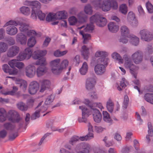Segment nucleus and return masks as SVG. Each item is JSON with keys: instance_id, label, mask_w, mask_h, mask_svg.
Wrapping results in <instances>:
<instances>
[{"instance_id": "nucleus-1", "label": "nucleus", "mask_w": 153, "mask_h": 153, "mask_svg": "<svg viewBox=\"0 0 153 153\" xmlns=\"http://www.w3.org/2000/svg\"><path fill=\"white\" fill-rule=\"evenodd\" d=\"M95 7L100 8L104 12L109 11L111 8L116 10L118 8V4L116 0H98L94 3Z\"/></svg>"}, {"instance_id": "nucleus-2", "label": "nucleus", "mask_w": 153, "mask_h": 153, "mask_svg": "<svg viewBox=\"0 0 153 153\" xmlns=\"http://www.w3.org/2000/svg\"><path fill=\"white\" fill-rule=\"evenodd\" d=\"M90 21L91 23H95L97 25L100 27H102L105 26L107 23L106 19L101 16L99 13H97L92 16L90 18Z\"/></svg>"}, {"instance_id": "nucleus-3", "label": "nucleus", "mask_w": 153, "mask_h": 153, "mask_svg": "<svg viewBox=\"0 0 153 153\" xmlns=\"http://www.w3.org/2000/svg\"><path fill=\"white\" fill-rule=\"evenodd\" d=\"M123 58L125 61V67L126 68L129 69L131 73L134 77L135 79H136L137 74L134 71V70L137 69L138 68L133 64V62L130 56L125 54L124 55Z\"/></svg>"}, {"instance_id": "nucleus-4", "label": "nucleus", "mask_w": 153, "mask_h": 153, "mask_svg": "<svg viewBox=\"0 0 153 153\" xmlns=\"http://www.w3.org/2000/svg\"><path fill=\"white\" fill-rule=\"evenodd\" d=\"M108 53L107 52L105 51H100L97 52L95 53L96 57L100 58L97 60L98 62L99 63L108 65L109 60L108 58H106L108 56Z\"/></svg>"}, {"instance_id": "nucleus-5", "label": "nucleus", "mask_w": 153, "mask_h": 153, "mask_svg": "<svg viewBox=\"0 0 153 153\" xmlns=\"http://www.w3.org/2000/svg\"><path fill=\"white\" fill-rule=\"evenodd\" d=\"M60 61L59 59H57L51 62L52 71L55 74H59L61 73V69L59 64Z\"/></svg>"}, {"instance_id": "nucleus-6", "label": "nucleus", "mask_w": 153, "mask_h": 153, "mask_svg": "<svg viewBox=\"0 0 153 153\" xmlns=\"http://www.w3.org/2000/svg\"><path fill=\"white\" fill-rule=\"evenodd\" d=\"M79 108L82 111V117H79L78 121L79 123H86L87 118L91 114V111L84 106H79Z\"/></svg>"}, {"instance_id": "nucleus-7", "label": "nucleus", "mask_w": 153, "mask_h": 153, "mask_svg": "<svg viewBox=\"0 0 153 153\" xmlns=\"http://www.w3.org/2000/svg\"><path fill=\"white\" fill-rule=\"evenodd\" d=\"M32 52L30 48H26L23 53H20L17 57V60L22 61L25 59H29L31 56Z\"/></svg>"}, {"instance_id": "nucleus-8", "label": "nucleus", "mask_w": 153, "mask_h": 153, "mask_svg": "<svg viewBox=\"0 0 153 153\" xmlns=\"http://www.w3.org/2000/svg\"><path fill=\"white\" fill-rule=\"evenodd\" d=\"M41 4L40 2L38 1L35 0L32 1L31 6L32 9L30 17L32 19H35L36 16L35 12L39 10Z\"/></svg>"}, {"instance_id": "nucleus-9", "label": "nucleus", "mask_w": 153, "mask_h": 153, "mask_svg": "<svg viewBox=\"0 0 153 153\" xmlns=\"http://www.w3.org/2000/svg\"><path fill=\"white\" fill-rule=\"evenodd\" d=\"M7 117L9 121L13 123H19L20 118L17 113L13 111H9L7 114Z\"/></svg>"}, {"instance_id": "nucleus-10", "label": "nucleus", "mask_w": 153, "mask_h": 153, "mask_svg": "<svg viewBox=\"0 0 153 153\" xmlns=\"http://www.w3.org/2000/svg\"><path fill=\"white\" fill-rule=\"evenodd\" d=\"M140 34L141 39L146 41H150L153 39L152 33L147 29H143L140 30Z\"/></svg>"}, {"instance_id": "nucleus-11", "label": "nucleus", "mask_w": 153, "mask_h": 153, "mask_svg": "<svg viewBox=\"0 0 153 153\" xmlns=\"http://www.w3.org/2000/svg\"><path fill=\"white\" fill-rule=\"evenodd\" d=\"M131 57L135 63L139 64L141 63L143 60L142 53L140 51H137L132 55Z\"/></svg>"}, {"instance_id": "nucleus-12", "label": "nucleus", "mask_w": 153, "mask_h": 153, "mask_svg": "<svg viewBox=\"0 0 153 153\" xmlns=\"http://www.w3.org/2000/svg\"><path fill=\"white\" fill-rule=\"evenodd\" d=\"M19 50L20 49L18 46L13 45L9 48L7 52V55L8 57H13L18 54Z\"/></svg>"}, {"instance_id": "nucleus-13", "label": "nucleus", "mask_w": 153, "mask_h": 153, "mask_svg": "<svg viewBox=\"0 0 153 153\" xmlns=\"http://www.w3.org/2000/svg\"><path fill=\"white\" fill-rule=\"evenodd\" d=\"M39 88V84L36 81H32L29 85L28 88L29 93L31 95H33L36 93Z\"/></svg>"}, {"instance_id": "nucleus-14", "label": "nucleus", "mask_w": 153, "mask_h": 153, "mask_svg": "<svg viewBox=\"0 0 153 153\" xmlns=\"http://www.w3.org/2000/svg\"><path fill=\"white\" fill-rule=\"evenodd\" d=\"M108 65H106L101 63L97 64L94 68V70L96 74L98 75H101L103 74L105 72L106 67Z\"/></svg>"}, {"instance_id": "nucleus-15", "label": "nucleus", "mask_w": 153, "mask_h": 153, "mask_svg": "<svg viewBox=\"0 0 153 153\" xmlns=\"http://www.w3.org/2000/svg\"><path fill=\"white\" fill-rule=\"evenodd\" d=\"M92 113L94 121L97 123L100 122L102 119V114L96 108H93L91 110Z\"/></svg>"}, {"instance_id": "nucleus-16", "label": "nucleus", "mask_w": 153, "mask_h": 153, "mask_svg": "<svg viewBox=\"0 0 153 153\" xmlns=\"http://www.w3.org/2000/svg\"><path fill=\"white\" fill-rule=\"evenodd\" d=\"M96 81L93 78H88L85 82V88L88 91L92 90L94 88Z\"/></svg>"}, {"instance_id": "nucleus-17", "label": "nucleus", "mask_w": 153, "mask_h": 153, "mask_svg": "<svg viewBox=\"0 0 153 153\" xmlns=\"http://www.w3.org/2000/svg\"><path fill=\"white\" fill-rule=\"evenodd\" d=\"M26 75L30 78L33 77L36 73L35 67L32 65H29L27 66L25 69Z\"/></svg>"}, {"instance_id": "nucleus-18", "label": "nucleus", "mask_w": 153, "mask_h": 153, "mask_svg": "<svg viewBox=\"0 0 153 153\" xmlns=\"http://www.w3.org/2000/svg\"><path fill=\"white\" fill-rule=\"evenodd\" d=\"M51 83L49 80L44 79L41 82V87L40 91L43 92L46 90L49 89L50 87Z\"/></svg>"}, {"instance_id": "nucleus-19", "label": "nucleus", "mask_w": 153, "mask_h": 153, "mask_svg": "<svg viewBox=\"0 0 153 153\" xmlns=\"http://www.w3.org/2000/svg\"><path fill=\"white\" fill-rule=\"evenodd\" d=\"M47 53L46 50H38L33 52L31 55L33 58L35 59H37L45 55Z\"/></svg>"}, {"instance_id": "nucleus-20", "label": "nucleus", "mask_w": 153, "mask_h": 153, "mask_svg": "<svg viewBox=\"0 0 153 153\" xmlns=\"http://www.w3.org/2000/svg\"><path fill=\"white\" fill-rule=\"evenodd\" d=\"M47 107L44 106H41L37 110H36L35 113L32 114L31 117V120H34L37 118H39V113L40 112L43 113L47 109Z\"/></svg>"}, {"instance_id": "nucleus-21", "label": "nucleus", "mask_w": 153, "mask_h": 153, "mask_svg": "<svg viewBox=\"0 0 153 153\" xmlns=\"http://www.w3.org/2000/svg\"><path fill=\"white\" fill-rule=\"evenodd\" d=\"M55 19H66L67 18V13L65 10L59 11L55 14Z\"/></svg>"}, {"instance_id": "nucleus-22", "label": "nucleus", "mask_w": 153, "mask_h": 153, "mask_svg": "<svg viewBox=\"0 0 153 153\" xmlns=\"http://www.w3.org/2000/svg\"><path fill=\"white\" fill-rule=\"evenodd\" d=\"M6 31L8 34L14 36L17 33L18 29L14 26H9L7 27Z\"/></svg>"}, {"instance_id": "nucleus-23", "label": "nucleus", "mask_w": 153, "mask_h": 153, "mask_svg": "<svg viewBox=\"0 0 153 153\" xmlns=\"http://www.w3.org/2000/svg\"><path fill=\"white\" fill-rule=\"evenodd\" d=\"M17 40L22 45H25L27 42V38L25 35L22 33L18 34L16 36Z\"/></svg>"}, {"instance_id": "nucleus-24", "label": "nucleus", "mask_w": 153, "mask_h": 153, "mask_svg": "<svg viewBox=\"0 0 153 153\" xmlns=\"http://www.w3.org/2000/svg\"><path fill=\"white\" fill-rule=\"evenodd\" d=\"M108 27L109 30L113 33L116 32L119 28V26L113 22H111L108 24Z\"/></svg>"}, {"instance_id": "nucleus-25", "label": "nucleus", "mask_w": 153, "mask_h": 153, "mask_svg": "<svg viewBox=\"0 0 153 153\" xmlns=\"http://www.w3.org/2000/svg\"><path fill=\"white\" fill-rule=\"evenodd\" d=\"M129 40L130 42L133 45L137 46L139 44V39L134 35L131 34L129 35Z\"/></svg>"}, {"instance_id": "nucleus-26", "label": "nucleus", "mask_w": 153, "mask_h": 153, "mask_svg": "<svg viewBox=\"0 0 153 153\" xmlns=\"http://www.w3.org/2000/svg\"><path fill=\"white\" fill-rule=\"evenodd\" d=\"M77 17L79 22L80 23L86 22L88 19L87 16L83 11L79 13L77 15Z\"/></svg>"}, {"instance_id": "nucleus-27", "label": "nucleus", "mask_w": 153, "mask_h": 153, "mask_svg": "<svg viewBox=\"0 0 153 153\" xmlns=\"http://www.w3.org/2000/svg\"><path fill=\"white\" fill-rule=\"evenodd\" d=\"M18 25L20 26L19 29L22 32L26 33L30 28V26L28 24L19 22Z\"/></svg>"}, {"instance_id": "nucleus-28", "label": "nucleus", "mask_w": 153, "mask_h": 153, "mask_svg": "<svg viewBox=\"0 0 153 153\" xmlns=\"http://www.w3.org/2000/svg\"><path fill=\"white\" fill-rule=\"evenodd\" d=\"M36 18L35 19H36L37 17L41 21H43L45 20L46 14L45 13H43L42 11L39 10L36 12H35Z\"/></svg>"}, {"instance_id": "nucleus-29", "label": "nucleus", "mask_w": 153, "mask_h": 153, "mask_svg": "<svg viewBox=\"0 0 153 153\" xmlns=\"http://www.w3.org/2000/svg\"><path fill=\"white\" fill-rule=\"evenodd\" d=\"M7 118V114L6 111L3 108H0V122H3Z\"/></svg>"}, {"instance_id": "nucleus-30", "label": "nucleus", "mask_w": 153, "mask_h": 153, "mask_svg": "<svg viewBox=\"0 0 153 153\" xmlns=\"http://www.w3.org/2000/svg\"><path fill=\"white\" fill-rule=\"evenodd\" d=\"M82 55L83 56L85 59H87L88 57L89 54V49L87 48L85 45H83L82 47Z\"/></svg>"}, {"instance_id": "nucleus-31", "label": "nucleus", "mask_w": 153, "mask_h": 153, "mask_svg": "<svg viewBox=\"0 0 153 153\" xmlns=\"http://www.w3.org/2000/svg\"><path fill=\"white\" fill-rule=\"evenodd\" d=\"M46 68L45 66H40L36 69V72L38 77L43 75L45 73Z\"/></svg>"}, {"instance_id": "nucleus-32", "label": "nucleus", "mask_w": 153, "mask_h": 153, "mask_svg": "<svg viewBox=\"0 0 153 153\" xmlns=\"http://www.w3.org/2000/svg\"><path fill=\"white\" fill-rule=\"evenodd\" d=\"M112 57L114 59L118 61L119 63H123V60L122 59L120 55L118 53L114 52L111 54Z\"/></svg>"}, {"instance_id": "nucleus-33", "label": "nucleus", "mask_w": 153, "mask_h": 153, "mask_svg": "<svg viewBox=\"0 0 153 153\" xmlns=\"http://www.w3.org/2000/svg\"><path fill=\"white\" fill-rule=\"evenodd\" d=\"M148 135L146 136V138L149 142L150 140L149 137H152L153 136V129L152 126L150 123H148Z\"/></svg>"}, {"instance_id": "nucleus-34", "label": "nucleus", "mask_w": 153, "mask_h": 153, "mask_svg": "<svg viewBox=\"0 0 153 153\" xmlns=\"http://www.w3.org/2000/svg\"><path fill=\"white\" fill-rule=\"evenodd\" d=\"M114 104L110 99H109L106 102V107L108 111L112 113L114 108Z\"/></svg>"}, {"instance_id": "nucleus-35", "label": "nucleus", "mask_w": 153, "mask_h": 153, "mask_svg": "<svg viewBox=\"0 0 153 153\" xmlns=\"http://www.w3.org/2000/svg\"><path fill=\"white\" fill-rule=\"evenodd\" d=\"M103 119L104 121L107 123H111L112 120L111 119L109 114L106 111H103Z\"/></svg>"}, {"instance_id": "nucleus-36", "label": "nucleus", "mask_w": 153, "mask_h": 153, "mask_svg": "<svg viewBox=\"0 0 153 153\" xmlns=\"http://www.w3.org/2000/svg\"><path fill=\"white\" fill-rule=\"evenodd\" d=\"M18 108L22 111H26L28 109V106L22 102H20L17 104Z\"/></svg>"}, {"instance_id": "nucleus-37", "label": "nucleus", "mask_w": 153, "mask_h": 153, "mask_svg": "<svg viewBox=\"0 0 153 153\" xmlns=\"http://www.w3.org/2000/svg\"><path fill=\"white\" fill-rule=\"evenodd\" d=\"M21 12L25 15L28 16L30 14V11L29 7L22 6L20 8Z\"/></svg>"}, {"instance_id": "nucleus-38", "label": "nucleus", "mask_w": 153, "mask_h": 153, "mask_svg": "<svg viewBox=\"0 0 153 153\" xmlns=\"http://www.w3.org/2000/svg\"><path fill=\"white\" fill-rule=\"evenodd\" d=\"M88 70V66L86 62H84L83 65L79 69V71L81 74L82 75H85L87 72Z\"/></svg>"}, {"instance_id": "nucleus-39", "label": "nucleus", "mask_w": 153, "mask_h": 153, "mask_svg": "<svg viewBox=\"0 0 153 153\" xmlns=\"http://www.w3.org/2000/svg\"><path fill=\"white\" fill-rule=\"evenodd\" d=\"M94 137V134L93 133H88L86 135L79 137V140L81 141L87 140L91 139Z\"/></svg>"}, {"instance_id": "nucleus-40", "label": "nucleus", "mask_w": 153, "mask_h": 153, "mask_svg": "<svg viewBox=\"0 0 153 153\" xmlns=\"http://www.w3.org/2000/svg\"><path fill=\"white\" fill-rule=\"evenodd\" d=\"M144 99L147 102L153 104V94H146L144 96Z\"/></svg>"}, {"instance_id": "nucleus-41", "label": "nucleus", "mask_w": 153, "mask_h": 153, "mask_svg": "<svg viewBox=\"0 0 153 153\" xmlns=\"http://www.w3.org/2000/svg\"><path fill=\"white\" fill-rule=\"evenodd\" d=\"M120 31L121 35L129 36L128 34L129 33V30L126 26H122L121 27Z\"/></svg>"}, {"instance_id": "nucleus-42", "label": "nucleus", "mask_w": 153, "mask_h": 153, "mask_svg": "<svg viewBox=\"0 0 153 153\" xmlns=\"http://www.w3.org/2000/svg\"><path fill=\"white\" fill-rule=\"evenodd\" d=\"M36 41L34 37H31L27 41V45L30 48L33 47L36 44Z\"/></svg>"}, {"instance_id": "nucleus-43", "label": "nucleus", "mask_w": 153, "mask_h": 153, "mask_svg": "<svg viewBox=\"0 0 153 153\" xmlns=\"http://www.w3.org/2000/svg\"><path fill=\"white\" fill-rule=\"evenodd\" d=\"M91 148L89 144L87 143H84L82 152V153H89L91 150Z\"/></svg>"}, {"instance_id": "nucleus-44", "label": "nucleus", "mask_w": 153, "mask_h": 153, "mask_svg": "<svg viewBox=\"0 0 153 153\" xmlns=\"http://www.w3.org/2000/svg\"><path fill=\"white\" fill-rule=\"evenodd\" d=\"M80 33L81 35H82L83 38L84 39V41L83 43L84 44H86L88 42V40L90 39L91 38V36L90 34H85L83 33V31H80Z\"/></svg>"}, {"instance_id": "nucleus-45", "label": "nucleus", "mask_w": 153, "mask_h": 153, "mask_svg": "<svg viewBox=\"0 0 153 153\" xmlns=\"http://www.w3.org/2000/svg\"><path fill=\"white\" fill-rule=\"evenodd\" d=\"M18 90L16 86H14L13 87V90L10 91H8L5 93H3L1 91V93L2 94L5 95H13L16 94V93L17 92Z\"/></svg>"}, {"instance_id": "nucleus-46", "label": "nucleus", "mask_w": 153, "mask_h": 153, "mask_svg": "<svg viewBox=\"0 0 153 153\" xmlns=\"http://www.w3.org/2000/svg\"><path fill=\"white\" fill-rule=\"evenodd\" d=\"M84 11L85 14L89 15L92 14L93 12L91 6L89 4L85 6Z\"/></svg>"}, {"instance_id": "nucleus-47", "label": "nucleus", "mask_w": 153, "mask_h": 153, "mask_svg": "<svg viewBox=\"0 0 153 153\" xmlns=\"http://www.w3.org/2000/svg\"><path fill=\"white\" fill-rule=\"evenodd\" d=\"M8 48L7 44L3 42H0V53L6 51Z\"/></svg>"}, {"instance_id": "nucleus-48", "label": "nucleus", "mask_w": 153, "mask_h": 153, "mask_svg": "<svg viewBox=\"0 0 153 153\" xmlns=\"http://www.w3.org/2000/svg\"><path fill=\"white\" fill-rule=\"evenodd\" d=\"M2 69L6 73H9V74L14 73V71L11 69L8 65L7 64H4L2 66Z\"/></svg>"}, {"instance_id": "nucleus-49", "label": "nucleus", "mask_w": 153, "mask_h": 153, "mask_svg": "<svg viewBox=\"0 0 153 153\" xmlns=\"http://www.w3.org/2000/svg\"><path fill=\"white\" fill-rule=\"evenodd\" d=\"M4 126L6 130L10 131L14 130L15 128V126L14 125H13L9 122L4 123Z\"/></svg>"}, {"instance_id": "nucleus-50", "label": "nucleus", "mask_w": 153, "mask_h": 153, "mask_svg": "<svg viewBox=\"0 0 153 153\" xmlns=\"http://www.w3.org/2000/svg\"><path fill=\"white\" fill-rule=\"evenodd\" d=\"M119 10L122 14L126 15L128 12L127 7L126 5L125 4H123L120 5Z\"/></svg>"}, {"instance_id": "nucleus-51", "label": "nucleus", "mask_w": 153, "mask_h": 153, "mask_svg": "<svg viewBox=\"0 0 153 153\" xmlns=\"http://www.w3.org/2000/svg\"><path fill=\"white\" fill-rule=\"evenodd\" d=\"M55 96L53 94H51L48 96L46 98L45 102V104L46 105L50 104L53 100Z\"/></svg>"}, {"instance_id": "nucleus-52", "label": "nucleus", "mask_w": 153, "mask_h": 153, "mask_svg": "<svg viewBox=\"0 0 153 153\" xmlns=\"http://www.w3.org/2000/svg\"><path fill=\"white\" fill-rule=\"evenodd\" d=\"M36 65H40V66H45L46 64L45 58L43 56L41 57L36 61Z\"/></svg>"}, {"instance_id": "nucleus-53", "label": "nucleus", "mask_w": 153, "mask_h": 153, "mask_svg": "<svg viewBox=\"0 0 153 153\" xmlns=\"http://www.w3.org/2000/svg\"><path fill=\"white\" fill-rule=\"evenodd\" d=\"M146 6L148 12L150 13H153V5L149 1L146 3Z\"/></svg>"}, {"instance_id": "nucleus-54", "label": "nucleus", "mask_w": 153, "mask_h": 153, "mask_svg": "<svg viewBox=\"0 0 153 153\" xmlns=\"http://www.w3.org/2000/svg\"><path fill=\"white\" fill-rule=\"evenodd\" d=\"M79 140V137L75 136L72 137L69 141V143L70 144L73 146Z\"/></svg>"}, {"instance_id": "nucleus-55", "label": "nucleus", "mask_w": 153, "mask_h": 153, "mask_svg": "<svg viewBox=\"0 0 153 153\" xmlns=\"http://www.w3.org/2000/svg\"><path fill=\"white\" fill-rule=\"evenodd\" d=\"M84 143H81L78 144L75 149V150L76 153H82V150L83 146Z\"/></svg>"}, {"instance_id": "nucleus-56", "label": "nucleus", "mask_w": 153, "mask_h": 153, "mask_svg": "<svg viewBox=\"0 0 153 153\" xmlns=\"http://www.w3.org/2000/svg\"><path fill=\"white\" fill-rule=\"evenodd\" d=\"M93 24L91 22L87 24L86 27L84 29V31L87 32L93 30L94 29V27Z\"/></svg>"}, {"instance_id": "nucleus-57", "label": "nucleus", "mask_w": 153, "mask_h": 153, "mask_svg": "<svg viewBox=\"0 0 153 153\" xmlns=\"http://www.w3.org/2000/svg\"><path fill=\"white\" fill-rule=\"evenodd\" d=\"M19 22H16L14 20H10L8 22H7L4 25V27L6 26L10 25H12V26H17L19 25Z\"/></svg>"}, {"instance_id": "nucleus-58", "label": "nucleus", "mask_w": 153, "mask_h": 153, "mask_svg": "<svg viewBox=\"0 0 153 153\" xmlns=\"http://www.w3.org/2000/svg\"><path fill=\"white\" fill-rule=\"evenodd\" d=\"M129 36H126L124 35L122 36H121L120 38L119 39V42H122L123 43L126 44L128 42V39H129Z\"/></svg>"}, {"instance_id": "nucleus-59", "label": "nucleus", "mask_w": 153, "mask_h": 153, "mask_svg": "<svg viewBox=\"0 0 153 153\" xmlns=\"http://www.w3.org/2000/svg\"><path fill=\"white\" fill-rule=\"evenodd\" d=\"M68 62L67 60H63L60 64V67L61 69V72L62 70L64 68H65L68 66Z\"/></svg>"}, {"instance_id": "nucleus-60", "label": "nucleus", "mask_w": 153, "mask_h": 153, "mask_svg": "<svg viewBox=\"0 0 153 153\" xmlns=\"http://www.w3.org/2000/svg\"><path fill=\"white\" fill-rule=\"evenodd\" d=\"M6 41L9 45H12L15 44V42L14 39L12 37H9L7 38Z\"/></svg>"}, {"instance_id": "nucleus-61", "label": "nucleus", "mask_w": 153, "mask_h": 153, "mask_svg": "<svg viewBox=\"0 0 153 153\" xmlns=\"http://www.w3.org/2000/svg\"><path fill=\"white\" fill-rule=\"evenodd\" d=\"M68 20L70 25H75L77 22L76 18L74 16L70 17Z\"/></svg>"}, {"instance_id": "nucleus-62", "label": "nucleus", "mask_w": 153, "mask_h": 153, "mask_svg": "<svg viewBox=\"0 0 153 153\" xmlns=\"http://www.w3.org/2000/svg\"><path fill=\"white\" fill-rule=\"evenodd\" d=\"M19 87L24 90H26L27 87V83L25 80L21 81L19 82Z\"/></svg>"}, {"instance_id": "nucleus-63", "label": "nucleus", "mask_w": 153, "mask_h": 153, "mask_svg": "<svg viewBox=\"0 0 153 153\" xmlns=\"http://www.w3.org/2000/svg\"><path fill=\"white\" fill-rule=\"evenodd\" d=\"M55 14L51 13H49L46 17V21L48 22L52 21L53 19H55Z\"/></svg>"}, {"instance_id": "nucleus-64", "label": "nucleus", "mask_w": 153, "mask_h": 153, "mask_svg": "<svg viewBox=\"0 0 153 153\" xmlns=\"http://www.w3.org/2000/svg\"><path fill=\"white\" fill-rule=\"evenodd\" d=\"M146 51L149 54L153 53V45L151 44L148 45L147 46Z\"/></svg>"}]
</instances>
